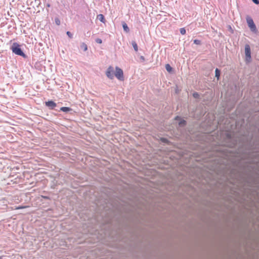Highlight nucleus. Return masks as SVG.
Masks as SVG:
<instances>
[{"label": "nucleus", "mask_w": 259, "mask_h": 259, "mask_svg": "<svg viewBox=\"0 0 259 259\" xmlns=\"http://www.w3.org/2000/svg\"><path fill=\"white\" fill-rule=\"evenodd\" d=\"M11 50L14 54L21 56L23 57H25V54L23 52L20 48V46L17 44V42H14L13 44Z\"/></svg>", "instance_id": "nucleus-1"}, {"label": "nucleus", "mask_w": 259, "mask_h": 259, "mask_svg": "<svg viewBox=\"0 0 259 259\" xmlns=\"http://www.w3.org/2000/svg\"><path fill=\"white\" fill-rule=\"evenodd\" d=\"M246 21L251 31L256 32L257 31V29L252 19L250 16H248L246 17Z\"/></svg>", "instance_id": "nucleus-2"}, {"label": "nucleus", "mask_w": 259, "mask_h": 259, "mask_svg": "<svg viewBox=\"0 0 259 259\" xmlns=\"http://www.w3.org/2000/svg\"><path fill=\"white\" fill-rule=\"evenodd\" d=\"M115 77L120 80H124L123 76V72L121 69L119 68L118 67H115Z\"/></svg>", "instance_id": "nucleus-3"}, {"label": "nucleus", "mask_w": 259, "mask_h": 259, "mask_svg": "<svg viewBox=\"0 0 259 259\" xmlns=\"http://www.w3.org/2000/svg\"><path fill=\"white\" fill-rule=\"evenodd\" d=\"M245 54L246 61L248 62H250L251 59V52L250 46L248 45H246L245 46Z\"/></svg>", "instance_id": "nucleus-4"}, {"label": "nucleus", "mask_w": 259, "mask_h": 259, "mask_svg": "<svg viewBox=\"0 0 259 259\" xmlns=\"http://www.w3.org/2000/svg\"><path fill=\"white\" fill-rule=\"evenodd\" d=\"M113 71H114V69H113V67L109 66L108 68V69L106 71V74L109 78L111 79L113 78V77H114Z\"/></svg>", "instance_id": "nucleus-5"}, {"label": "nucleus", "mask_w": 259, "mask_h": 259, "mask_svg": "<svg viewBox=\"0 0 259 259\" xmlns=\"http://www.w3.org/2000/svg\"><path fill=\"white\" fill-rule=\"evenodd\" d=\"M45 105L49 107L50 109H53L56 106V103L53 101H49L45 102Z\"/></svg>", "instance_id": "nucleus-6"}, {"label": "nucleus", "mask_w": 259, "mask_h": 259, "mask_svg": "<svg viewBox=\"0 0 259 259\" xmlns=\"http://www.w3.org/2000/svg\"><path fill=\"white\" fill-rule=\"evenodd\" d=\"M97 18L102 22L105 23L106 20L105 19L104 16L103 14H99L97 15Z\"/></svg>", "instance_id": "nucleus-7"}, {"label": "nucleus", "mask_w": 259, "mask_h": 259, "mask_svg": "<svg viewBox=\"0 0 259 259\" xmlns=\"http://www.w3.org/2000/svg\"><path fill=\"white\" fill-rule=\"evenodd\" d=\"M176 120H180V122H179V124L180 125H185L186 124V121L184 120H182L179 117L177 116L175 118Z\"/></svg>", "instance_id": "nucleus-8"}, {"label": "nucleus", "mask_w": 259, "mask_h": 259, "mask_svg": "<svg viewBox=\"0 0 259 259\" xmlns=\"http://www.w3.org/2000/svg\"><path fill=\"white\" fill-rule=\"evenodd\" d=\"M60 110L63 112H67L71 111V109L69 107H62L60 108Z\"/></svg>", "instance_id": "nucleus-9"}, {"label": "nucleus", "mask_w": 259, "mask_h": 259, "mask_svg": "<svg viewBox=\"0 0 259 259\" xmlns=\"http://www.w3.org/2000/svg\"><path fill=\"white\" fill-rule=\"evenodd\" d=\"M122 27L125 31L126 32H128L130 31V29L125 23H123L122 24Z\"/></svg>", "instance_id": "nucleus-10"}, {"label": "nucleus", "mask_w": 259, "mask_h": 259, "mask_svg": "<svg viewBox=\"0 0 259 259\" xmlns=\"http://www.w3.org/2000/svg\"><path fill=\"white\" fill-rule=\"evenodd\" d=\"M132 44L135 51L136 52H137L138 51V47L137 43L135 41H132Z\"/></svg>", "instance_id": "nucleus-11"}, {"label": "nucleus", "mask_w": 259, "mask_h": 259, "mask_svg": "<svg viewBox=\"0 0 259 259\" xmlns=\"http://www.w3.org/2000/svg\"><path fill=\"white\" fill-rule=\"evenodd\" d=\"M215 77H217L218 79H219L220 76V71L218 68L215 70Z\"/></svg>", "instance_id": "nucleus-12"}, {"label": "nucleus", "mask_w": 259, "mask_h": 259, "mask_svg": "<svg viewBox=\"0 0 259 259\" xmlns=\"http://www.w3.org/2000/svg\"><path fill=\"white\" fill-rule=\"evenodd\" d=\"M81 48L83 49L84 51H87L88 50V46L85 43H82V44L80 46Z\"/></svg>", "instance_id": "nucleus-13"}, {"label": "nucleus", "mask_w": 259, "mask_h": 259, "mask_svg": "<svg viewBox=\"0 0 259 259\" xmlns=\"http://www.w3.org/2000/svg\"><path fill=\"white\" fill-rule=\"evenodd\" d=\"M165 68L166 69V70L170 72L171 70H172V68L170 66L169 64H167L165 65Z\"/></svg>", "instance_id": "nucleus-14"}, {"label": "nucleus", "mask_w": 259, "mask_h": 259, "mask_svg": "<svg viewBox=\"0 0 259 259\" xmlns=\"http://www.w3.org/2000/svg\"><path fill=\"white\" fill-rule=\"evenodd\" d=\"M29 207V206H19L16 207L15 209H20Z\"/></svg>", "instance_id": "nucleus-15"}, {"label": "nucleus", "mask_w": 259, "mask_h": 259, "mask_svg": "<svg viewBox=\"0 0 259 259\" xmlns=\"http://www.w3.org/2000/svg\"><path fill=\"white\" fill-rule=\"evenodd\" d=\"M180 33L183 34V35H184L186 34V30L184 28H181L180 29Z\"/></svg>", "instance_id": "nucleus-16"}, {"label": "nucleus", "mask_w": 259, "mask_h": 259, "mask_svg": "<svg viewBox=\"0 0 259 259\" xmlns=\"http://www.w3.org/2000/svg\"><path fill=\"white\" fill-rule=\"evenodd\" d=\"M194 43L196 45H199L201 44V41L198 39H195L194 40Z\"/></svg>", "instance_id": "nucleus-17"}, {"label": "nucleus", "mask_w": 259, "mask_h": 259, "mask_svg": "<svg viewBox=\"0 0 259 259\" xmlns=\"http://www.w3.org/2000/svg\"><path fill=\"white\" fill-rule=\"evenodd\" d=\"M55 23L57 25H59L60 24V21L59 18H56L55 19Z\"/></svg>", "instance_id": "nucleus-18"}, {"label": "nucleus", "mask_w": 259, "mask_h": 259, "mask_svg": "<svg viewBox=\"0 0 259 259\" xmlns=\"http://www.w3.org/2000/svg\"><path fill=\"white\" fill-rule=\"evenodd\" d=\"M193 96L195 98H197L199 97V95L198 94V93H197V92H195L193 94Z\"/></svg>", "instance_id": "nucleus-19"}, {"label": "nucleus", "mask_w": 259, "mask_h": 259, "mask_svg": "<svg viewBox=\"0 0 259 259\" xmlns=\"http://www.w3.org/2000/svg\"><path fill=\"white\" fill-rule=\"evenodd\" d=\"M96 42H97L98 44H102V39H100V38H97V39H96Z\"/></svg>", "instance_id": "nucleus-20"}, {"label": "nucleus", "mask_w": 259, "mask_h": 259, "mask_svg": "<svg viewBox=\"0 0 259 259\" xmlns=\"http://www.w3.org/2000/svg\"><path fill=\"white\" fill-rule=\"evenodd\" d=\"M66 34L67 35L70 37V38H72V34H71V33L69 31H67L66 32Z\"/></svg>", "instance_id": "nucleus-21"}, {"label": "nucleus", "mask_w": 259, "mask_h": 259, "mask_svg": "<svg viewBox=\"0 0 259 259\" xmlns=\"http://www.w3.org/2000/svg\"><path fill=\"white\" fill-rule=\"evenodd\" d=\"M255 4H259L258 0H252Z\"/></svg>", "instance_id": "nucleus-22"}, {"label": "nucleus", "mask_w": 259, "mask_h": 259, "mask_svg": "<svg viewBox=\"0 0 259 259\" xmlns=\"http://www.w3.org/2000/svg\"><path fill=\"white\" fill-rule=\"evenodd\" d=\"M161 141H163V142H165L166 141V140L165 139H161Z\"/></svg>", "instance_id": "nucleus-23"}, {"label": "nucleus", "mask_w": 259, "mask_h": 259, "mask_svg": "<svg viewBox=\"0 0 259 259\" xmlns=\"http://www.w3.org/2000/svg\"><path fill=\"white\" fill-rule=\"evenodd\" d=\"M2 258H3V256H0V259H2Z\"/></svg>", "instance_id": "nucleus-24"}]
</instances>
